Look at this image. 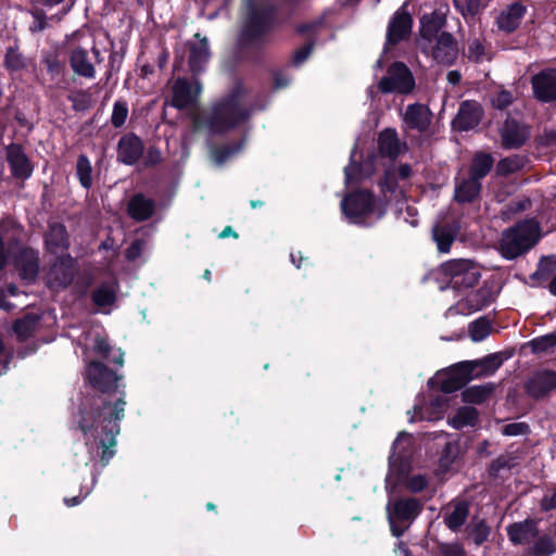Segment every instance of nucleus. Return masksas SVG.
I'll list each match as a JSON object with an SVG mask.
<instances>
[{
	"label": "nucleus",
	"mask_w": 556,
	"mask_h": 556,
	"mask_svg": "<svg viewBox=\"0 0 556 556\" xmlns=\"http://www.w3.org/2000/svg\"><path fill=\"white\" fill-rule=\"evenodd\" d=\"M87 378L102 394L92 397L84 407L78 427L85 435L87 446L99 443L102 448L101 462L106 465L115 453L118 422L124 418L126 403L122 397L112 400L104 395L115 389L118 377L103 364L91 362L87 368Z\"/></svg>",
	"instance_id": "obj_1"
},
{
	"label": "nucleus",
	"mask_w": 556,
	"mask_h": 556,
	"mask_svg": "<svg viewBox=\"0 0 556 556\" xmlns=\"http://www.w3.org/2000/svg\"><path fill=\"white\" fill-rule=\"evenodd\" d=\"M420 23V36L417 39L420 51L440 64L454 63L458 55L457 43L451 34L441 30L442 20L435 16H424Z\"/></svg>",
	"instance_id": "obj_2"
},
{
	"label": "nucleus",
	"mask_w": 556,
	"mask_h": 556,
	"mask_svg": "<svg viewBox=\"0 0 556 556\" xmlns=\"http://www.w3.org/2000/svg\"><path fill=\"white\" fill-rule=\"evenodd\" d=\"M249 115L238 99L231 97L218 102L210 111L195 114L192 121L193 130L211 135L224 134L243 123Z\"/></svg>",
	"instance_id": "obj_3"
},
{
	"label": "nucleus",
	"mask_w": 556,
	"mask_h": 556,
	"mask_svg": "<svg viewBox=\"0 0 556 556\" xmlns=\"http://www.w3.org/2000/svg\"><path fill=\"white\" fill-rule=\"evenodd\" d=\"M540 238V228L534 220H525L505 230L500 241V252L513 260L530 250Z\"/></svg>",
	"instance_id": "obj_4"
},
{
	"label": "nucleus",
	"mask_w": 556,
	"mask_h": 556,
	"mask_svg": "<svg viewBox=\"0 0 556 556\" xmlns=\"http://www.w3.org/2000/svg\"><path fill=\"white\" fill-rule=\"evenodd\" d=\"M341 208L346 218L353 224H365L367 218L377 219L384 214V208L377 205L372 194L368 191H358L348 195L341 202Z\"/></svg>",
	"instance_id": "obj_5"
},
{
	"label": "nucleus",
	"mask_w": 556,
	"mask_h": 556,
	"mask_svg": "<svg viewBox=\"0 0 556 556\" xmlns=\"http://www.w3.org/2000/svg\"><path fill=\"white\" fill-rule=\"evenodd\" d=\"M420 511L421 505L415 498L389 501L387 515L391 533L400 538Z\"/></svg>",
	"instance_id": "obj_6"
},
{
	"label": "nucleus",
	"mask_w": 556,
	"mask_h": 556,
	"mask_svg": "<svg viewBox=\"0 0 556 556\" xmlns=\"http://www.w3.org/2000/svg\"><path fill=\"white\" fill-rule=\"evenodd\" d=\"M442 269L451 287L459 291L472 288L481 277L479 267L468 260L450 261Z\"/></svg>",
	"instance_id": "obj_7"
},
{
	"label": "nucleus",
	"mask_w": 556,
	"mask_h": 556,
	"mask_svg": "<svg viewBox=\"0 0 556 556\" xmlns=\"http://www.w3.org/2000/svg\"><path fill=\"white\" fill-rule=\"evenodd\" d=\"M415 88V79L409 68L401 62L393 63L387 74L379 80L378 89L382 93H410Z\"/></svg>",
	"instance_id": "obj_8"
},
{
	"label": "nucleus",
	"mask_w": 556,
	"mask_h": 556,
	"mask_svg": "<svg viewBox=\"0 0 556 556\" xmlns=\"http://www.w3.org/2000/svg\"><path fill=\"white\" fill-rule=\"evenodd\" d=\"M492 301V292L488 287H481L476 291H469L454 306L447 309V315H470Z\"/></svg>",
	"instance_id": "obj_9"
},
{
	"label": "nucleus",
	"mask_w": 556,
	"mask_h": 556,
	"mask_svg": "<svg viewBox=\"0 0 556 556\" xmlns=\"http://www.w3.org/2000/svg\"><path fill=\"white\" fill-rule=\"evenodd\" d=\"M76 274L75 261L68 254H61L50 266L47 281L51 288L67 287Z\"/></svg>",
	"instance_id": "obj_10"
},
{
	"label": "nucleus",
	"mask_w": 556,
	"mask_h": 556,
	"mask_svg": "<svg viewBox=\"0 0 556 556\" xmlns=\"http://www.w3.org/2000/svg\"><path fill=\"white\" fill-rule=\"evenodd\" d=\"M502 146L505 149H518L526 143L530 137L529 127L513 117H508L501 130Z\"/></svg>",
	"instance_id": "obj_11"
},
{
	"label": "nucleus",
	"mask_w": 556,
	"mask_h": 556,
	"mask_svg": "<svg viewBox=\"0 0 556 556\" xmlns=\"http://www.w3.org/2000/svg\"><path fill=\"white\" fill-rule=\"evenodd\" d=\"M202 91V86L198 79L189 83L185 78H178L173 85V98L170 104L179 110L192 105Z\"/></svg>",
	"instance_id": "obj_12"
},
{
	"label": "nucleus",
	"mask_w": 556,
	"mask_h": 556,
	"mask_svg": "<svg viewBox=\"0 0 556 556\" xmlns=\"http://www.w3.org/2000/svg\"><path fill=\"white\" fill-rule=\"evenodd\" d=\"M472 363L460 362L444 374L441 389L445 393H452L462 389L469 380L473 379Z\"/></svg>",
	"instance_id": "obj_13"
},
{
	"label": "nucleus",
	"mask_w": 556,
	"mask_h": 556,
	"mask_svg": "<svg viewBox=\"0 0 556 556\" xmlns=\"http://www.w3.org/2000/svg\"><path fill=\"white\" fill-rule=\"evenodd\" d=\"M187 49L190 71L194 74L203 71L211 58L207 38L195 34L193 39L188 41Z\"/></svg>",
	"instance_id": "obj_14"
},
{
	"label": "nucleus",
	"mask_w": 556,
	"mask_h": 556,
	"mask_svg": "<svg viewBox=\"0 0 556 556\" xmlns=\"http://www.w3.org/2000/svg\"><path fill=\"white\" fill-rule=\"evenodd\" d=\"M533 93L543 102L556 100V71L544 70L532 77Z\"/></svg>",
	"instance_id": "obj_15"
},
{
	"label": "nucleus",
	"mask_w": 556,
	"mask_h": 556,
	"mask_svg": "<svg viewBox=\"0 0 556 556\" xmlns=\"http://www.w3.org/2000/svg\"><path fill=\"white\" fill-rule=\"evenodd\" d=\"M412 25V16L404 10V8L399 9L389 23L387 30V43L395 45L405 39L410 34Z\"/></svg>",
	"instance_id": "obj_16"
},
{
	"label": "nucleus",
	"mask_w": 556,
	"mask_h": 556,
	"mask_svg": "<svg viewBox=\"0 0 556 556\" xmlns=\"http://www.w3.org/2000/svg\"><path fill=\"white\" fill-rule=\"evenodd\" d=\"M248 16L244 24L243 37L254 39L263 34L270 23L269 12L258 11L250 1L247 2Z\"/></svg>",
	"instance_id": "obj_17"
},
{
	"label": "nucleus",
	"mask_w": 556,
	"mask_h": 556,
	"mask_svg": "<svg viewBox=\"0 0 556 556\" xmlns=\"http://www.w3.org/2000/svg\"><path fill=\"white\" fill-rule=\"evenodd\" d=\"M482 118V108L475 101H465L460 104L453 126L458 130H469L478 126Z\"/></svg>",
	"instance_id": "obj_18"
},
{
	"label": "nucleus",
	"mask_w": 556,
	"mask_h": 556,
	"mask_svg": "<svg viewBox=\"0 0 556 556\" xmlns=\"http://www.w3.org/2000/svg\"><path fill=\"white\" fill-rule=\"evenodd\" d=\"M7 161L16 178L26 179L31 175L30 162L18 144H11L7 148Z\"/></svg>",
	"instance_id": "obj_19"
},
{
	"label": "nucleus",
	"mask_w": 556,
	"mask_h": 556,
	"mask_svg": "<svg viewBox=\"0 0 556 556\" xmlns=\"http://www.w3.org/2000/svg\"><path fill=\"white\" fill-rule=\"evenodd\" d=\"M403 122L408 129L425 131L430 125L431 112L424 104H409L405 110Z\"/></svg>",
	"instance_id": "obj_20"
},
{
	"label": "nucleus",
	"mask_w": 556,
	"mask_h": 556,
	"mask_svg": "<svg viewBox=\"0 0 556 556\" xmlns=\"http://www.w3.org/2000/svg\"><path fill=\"white\" fill-rule=\"evenodd\" d=\"M556 388V372L543 370L535 372L527 383V391L533 397H541Z\"/></svg>",
	"instance_id": "obj_21"
},
{
	"label": "nucleus",
	"mask_w": 556,
	"mask_h": 556,
	"mask_svg": "<svg viewBox=\"0 0 556 556\" xmlns=\"http://www.w3.org/2000/svg\"><path fill=\"white\" fill-rule=\"evenodd\" d=\"M143 152L140 138L134 135L123 137L118 142V160L125 164H135Z\"/></svg>",
	"instance_id": "obj_22"
},
{
	"label": "nucleus",
	"mask_w": 556,
	"mask_h": 556,
	"mask_svg": "<svg viewBox=\"0 0 556 556\" xmlns=\"http://www.w3.org/2000/svg\"><path fill=\"white\" fill-rule=\"evenodd\" d=\"M525 14L526 7L515 2L498 15L497 26L503 31L511 33L519 27Z\"/></svg>",
	"instance_id": "obj_23"
},
{
	"label": "nucleus",
	"mask_w": 556,
	"mask_h": 556,
	"mask_svg": "<svg viewBox=\"0 0 556 556\" xmlns=\"http://www.w3.org/2000/svg\"><path fill=\"white\" fill-rule=\"evenodd\" d=\"M469 515V505L464 502H452L444 508V522L448 529L456 531L467 520Z\"/></svg>",
	"instance_id": "obj_24"
},
{
	"label": "nucleus",
	"mask_w": 556,
	"mask_h": 556,
	"mask_svg": "<svg viewBox=\"0 0 556 556\" xmlns=\"http://www.w3.org/2000/svg\"><path fill=\"white\" fill-rule=\"evenodd\" d=\"M46 245L52 254H64L68 248L66 229L61 224H51L46 235Z\"/></svg>",
	"instance_id": "obj_25"
},
{
	"label": "nucleus",
	"mask_w": 556,
	"mask_h": 556,
	"mask_svg": "<svg viewBox=\"0 0 556 556\" xmlns=\"http://www.w3.org/2000/svg\"><path fill=\"white\" fill-rule=\"evenodd\" d=\"M154 202L143 194H136L128 203V213L136 220H146L154 213Z\"/></svg>",
	"instance_id": "obj_26"
},
{
	"label": "nucleus",
	"mask_w": 556,
	"mask_h": 556,
	"mask_svg": "<svg viewBox=\"0 0 556 556\" xmlns=\"http://www.w3.org/2000/svg\"><path fill=\"white\" fill-rule=\"evenodd\" d=\"M481 190L480 181L468 177L456 181L454 199L459 203L473 201Z\"/></svg>",
	"instance_id": "obj_27"
},
{
	"label": "nucleus",
	"mask_w": 556,
	"mask_h": 556,
	"mask_svg": "<svg viewBox=\"0 0 556 556\" xmlns=\"http://www.w3.org/2000/svg\"><path fill=\"white\" fill-rule=\"evenodd\" d=\"M70 64L75 74L86 78L94 77L96 71L86 50L74 49L70 56Z\"/></svg>",
	"instance_id": "obj_28"
},
{
	"label": "nucleus",
	"mask_w": 556,
	"mask_h": 556,
	"mask_svg": "<svg viewBox=\"0 0 556 556\" xmlns=\"http://www.w3.org/2000/svg\"><path fill=\"white\" fill-rule=\"evenodd\" d=\"M472 363V372L475 378L486 377L493 375L502 365L503 358L501 354H491L482 359L468 361Z\"/></svg>",
	"instance_id": "obj_29"
},
{
	"label": "nucleus",
	"mask_w": 556,
	"mask_h": 556,
	"mask_svg": "<svg viewBox=\"0 0 556 556\" xmlns=\"http://www.w3.org/2000/svg\"><path fill=\"white\" fill-rule=\"evenodd\" d=\"M21 276L23 279L31 281L38 274V256L33 250H24L17 260Z\"/></svg>",
	"instance_id": "obj_30"
},
{
	"label": "nucleus",
	"mask_w": 556,
	"mask_h": 556,
	"mask_svg": "<svg viewBox=\"0 0 556 556\" xmlns=\"http://www.w3.org/2000/svg\"><path fill=\"white\" fill-rule=\"evenodd\" d=\"M379 150L389 157H396L402 151V143L393 129H386L379 136Z\"/></svg>",
	"instance_id": "obj_31"
},
{
	"label": "nucleus",
	"mask_w": 556,
	"mask_h": 556,
	"mask_svg": "<svg viewBox=\"0 0 556 556\" xmlns=\"http://www.w3.org/2000/svg\"><path fill=\"white\" fill-rule=\"evenodd\" d=\"M507 531L510 541L519 544L527 543L536 535V527L533 521L511 525Z\"/></svg>",
	"instance_id": "obj_32"
},
{
	"label": "nucleus",
	"mask_w": 556,
	"mask_h": 556,
	"mask_svg": "<svg viewBox=\"0 0 556 556\" xmlns=\"http://www.w3.org/2000/svg\"><path fill=\"white\" fill-rule=\"evenodd\" d=\"M494 160L489 153L479 152L475 155L470 166V176L476 180L485 177L493 167Z\"/></svg>",
	"instance_id": "obj_33"
},
{
	"label": "nucleus",
	"mask_w": 556,
	"mask_h": 556,
	"mask_svg": "<svg viewBox=\"0 0 556 556\" xmlns=\"http://www.w3.org/2000/svg\"><path fill=\"white\" fill-rule=\"evenodd\" d=\"M478 420V412L475 407L464 406L457 409L453 417L448 418V424L455 429L472 427Z\"/></svg>",
	"instance_id": "obj_34"
},
{
	"label": "nucleus",
	"mask_w": 556,
	"mask_h": 556,
	"mask_svg": "<svg viewBox=\"0 0 556 556\" xmlns=\"http://www.w3.org/2000/svg\"><path fill=\"white\" fill-rule=\"evenodd\" d=\"M556 270V257L545 256L540 260L536 270L530 276L534 285H541L547 281Z\"/></svg>",
	"instance_id": "obj_35"
},
{
	"label": "nucleus",
	"mask_w": 556,
	"mask_h": 556,
	"mask_svg": "<svg viewBox=\"0 0 556 556\" xmlns=\"http://www.w3.org/2000/svg\"><path fill=\"white\" fill-rule=\"evenodd\" d=\"M94 351L110 363L117 364L119 366L124 363V353L119 349L115 350L111 348L105 338L99 337L96 339Z\"/></svg>",
	"instance_id": "obj_36"
},
{
	"label": "nucleus",
	"mask_w": 556,
	"mask_h": 556,
	"mask_svg": "<svg viewBox=\"0 0 556 556\" xmlns=\"http://www.w3.org/2000/svg\"><path fill=\"white\" fill-rule=\"evenodd\" d=\"M526 165V159L521 155L514 154L502 159L496 165V174L508 176L521 170Z\"/></svg>",
	"instance_id": "obj_37"
},
{
	"label": "nucleus",
	"mask_w": 556,
	"mask_h": 556,
	"mask_svg": "<svg viewBox=\"0 0 556 556\" xmlns=\"http://www.w3.org/2000/svg\"><path fill=\"white\" fill-rule=\"evenodd\" d=\"M115 299L116 288L114 285H102L92 293L93 303L100 307L113 304Z\"/></svg>",
	"instance_id": "obj_38"
},
{
	"label": "nucleus",
	"mask_w": 556,
	"mask_h": 556,
	"mask_svg": "<svg viewBox=\"0 0 556 556\" xmlns=\"http://www.w3.org/2000/svg\"><path fill=\"white\" fill-rule=\"evenodd\" d=\"M76 173L81 186L86 189L92 185V166L86 155H79L76 164Z\"/></svg>",
	"instance_id": "obj_39"
},
{
	"label": "nucleus",
	"mask_w": 556,
	"mask_h": 556,
	"mask_svg": "<svg viewBox=\"0 0 556 556\" xmlns=\"http://www.w3.org/2000/svg\"><path fill=\"white\" fill-rule=\"evenodd\" d=\"M433 239L437 242L438 249L442 253L450 252L454 237L450 230L444 227L437 226L433 228Z\"/></svg>",
	"instance_id": "obj_40"
},
{
	"label": "nucleus",
	"mask_w": 556,
	"mask_h": 556,
	"mask_svg": "<svg viewBox=\"0 0 556 556\" xmlns=\"http://www.w3.org/2000/svg\"><path fill=\"white\" fill-rule=\"evenodd\" d=\"M491 325L484 319L480 318L469 325V334L472 341L480 342L490 334Z\"/></svg>",
	"instance_id": "obj_41"
},
{
	"label": "nucleus",
	"mask_w": 556,
	"mask_h": 556,
	"mask_svg": "<svg viewBox=\"0 0 556 556\" xmlns=\"http://www.w3.org/2000/svg\"><path fill=\"white\" fill-rule=\"evenodd\" d=\"M4 63L8 70L17 72L26 67V61L24 56L15 49L8 48L5 52Z\"/></svg>",
	"instance_id": "obj_42"
},
{
	"label": "nucleus",
	"mask_w": 556,
	"mask_h": 556,
	"mask_svg": "<svg viewBox=\"0 0 556 556\" xmlns=\"http://www.w3.org/2000/svg\"><path fill=\"white\" fill-rule=\"evenodd\" d=\"M492 389L489 387H471L463 392L465 402L482 403L491 394Z\"/></svg>",
	"instance_id": "obj_43"
},
{
	"label": "nucleus",
	"mask_w": 556,
	"mask_h": 556,
	"mask_svg": "<svg viewBox=\"0 0 556 556\" xmlns=\"http://www.w3.org/2000/svg\"><path fill=\"white\" fill-rule=\"evenodd\" d=\"M490 534V528L484 520H479L472 523L470 530V536L477 545L482 544L486 541Z\"/></svg>",
	"instance_id": "obj_44"
},
{
	"label": "nucleus",
	"mask_w": 556,
	"mask_h": 556,
	"mask_svg": "<svg viewBox=\"0 0 556 556\" xmlns=\"http://www.w3.org/2000/svg\"><path fill=\"white\" fill-rule=\"evenodd\" d=\"M241 150V144L236 147H226L223 149H214L211 153V157L217 165H223L229 157L235 155Z\"/></svg>",
	"instance_id": "obj_45"
},
{
	"label": "nucleus",
	"mask_w": 556,
	"mask_h": 556,
	"mask_svg": "<svg viewBox=\"0 0 556 556\" xmlns=\"http://www.w3.org/2000/svg\"><path fill=\"white\" fill-rule=\"evenodd\" d=\"M556 551V544L551 538H541L533 547V553L536 556H548Z\"/></svg>",
	"instance_id": "obj_46"
},
{
	"label": "nucleus",
	"mask_w": 556,
	"mask_h": 556,
	"mask_svg": "<svg viewBox=\"0 0 556 556\" xmlns=\"http://www.w3.org/2000/svg\"><path fill=\"white\" fill-rule=\"evenodd\" d=\"M556 345V336L548 334L531 341L532 351L535 353L545 352Z\"/></svg>",
	"instance_id": "obj_47"
},
{
	"label": "nucleus",
	"mask_w": 556,
	"mask_h": 556,
	"mask_svg": "<svg viewBox=\"0 0 556 556\" xmlns=\"http://www.w3.org/2000/svg\"><path fill=\"white\" fill-rule=\"evenodd\" d=\"M128 115L127 105L123 102H115L113 106L111 122L115 127H121L124 125Z\"/></svg>",
	"instance_id": "obj_48"
},
{
	"label": "nucleus",
	"mask_w": 556,
	"mask_h": 556,
	"mask_svg": "<svg viewBox=\"0 0 556 556\" xmlns=\"http://www.w3.org/2000/svg\"><path fill=\"white\" fill-rule=\"evenodd\" d=\"M463 15H476L481 9L480 0H454Z\"/></svg>",
	"instance_id": "obj_49"
},
{
	"label": "nucleus",
	"mask_w": 556,
	"mask_h": 556,
	"mask_svg": "<svg viewBox=\"0 0 556 556\" xmlns=\"http://www.w3.org/2000/svg\"><path fill=\"white\" fill-rule=\"evenodd\" d=\"M486 56L485 47L479 39H472L468 46V58L481 62Z\"/></svg>",
	"instance_id": "obj_50"
},
{
	"label": "nucleus",
	"mask_w": 556,
	"mask_h": 556,
	"mask_svg": "<svg viewBox=\"0 0 556 556\" xmlns=\"http://www.w3.org/2000/svg\"><path fill=\"white\" fill-rule=\"evenodd\" d=\"M529 431V427L525 422H513L503 427L502 433L507 437H516L526 434Z\"/></svg>",
	"instance_id": "obj_51"
},
{
	"label": "nucleus",
	"mask_w": 556,
	"mask_h": 556,
	"mask_svg": "<svg viewBox=\"0 0 556 556\" xmlns=\"http://www.w3.org/2000/svg\"><path fill=\"white\" fill-rule=\"evenodd\" d=\"M513 101L514 96L509 91L501 90L493 98L492 103L495 108L503 110L510 105Z\"/></svg>",
	"instance_id": "obj_52"
},
{
	"label": "nucleus",
	"mask_w": 556,
	"mask_h": 556,
	"mask_svg": "<svg viewBox=\"0 0 556 556\" xmlns=\"http://www.w3.org/2000/svg\"><path fill=\"white\" fill-rule=\"evenodd\" d=\"M428 484V480L422 475H415L407 479L406 488L412 492H420Z\"/></svg>",
	"instance_id": "obj_53"
},
{
	"label": "nucleus",
	"mask_w": 556,
	"mask_h": 556,
	"mask_svg": "<svg viewBox=\"0 0 556 556\" xmlns=\"http://www.w3.org/2000/svg\"><path fill=\"white\" fill-rule=\"evenodd\" d=\"M34 323L29 319H20L16 320L14 324V331L18 334L21 339L26 338L31 329H33Z\"/></svg>",
	"instance_id": "obj_54"
},
{
	"label": "nucleus",
	"mask_w": 556,
	"mask_h": 556,
	"mask_svg": "<svg viewBox=\"0 0 556 556\" xmlns=\"http://www.w3.org/2000/svg\"><path fill=\"white\" fill-rule=\"evenodd\" d=\"M543 510L556 509V488L546 492L541 501Z\"/></svg>",
	"instance_id": "obj_55"
},
{
	"label": "nucleus",
	"mask_w": 556,
	"mask_h": 556,
	"mask_svg": "<svg viewBox=\"0 0 556 556\" xmlns=\"http://www.w3.org/2000/svg\"><path fill=\"white\" fill-rule=\"evenodd\" d=\"M7 293L10 294V295H15L17 293V289L15 286L13 285H10L8 288H7V291L4 290H0V308L1 309H4V311H11L14 305L10 302H5L4 299L7 296Z\"/></svg>",
	"instance_id": "obj_56"
},
{
	"label": "nucleus",
	"mask_w": 556,
	"mask_h": 556,
	"mask_svg": "<svg viewBox=\"0 0 556 556\" xmlns=\"http://www.w3.org/2000/svg\"><path fill=\"white\" fill-rule=\"evenodd\" d=\"M34 23L33 25L30 26V30L31 31H41L46 28L47 26V22H46V17L42 13H40L39 11H36L34 14Z\"/></svg>",
	"instance_id": "obj_57"
},
{
	"label": "nucleus",
	"mask_w": 556,
	"mask_h": 556,
	"mask_svg": "<svg viewBox=\"0 0 556 556\" xmlns=\"http://www.w3.org/2000/svg\"><path fill=\"white\" fill-rule=\"evenodd\" d=\"M312 50H313V46L311 43L305 45L304 47L300 48L294 53V58H293L294 63L301 64L303 61H305L308 58Z\"/></svg>",
	"instance_id": "obj_58"
},
{
	"label": "nucleus",
	"mask_w": 556,
	"mask_h": 556,
	"mask_svg": "<svg viewBox=\"0 0 556 556\" xmlns=\"http://www.w3.org/2000/svg\"><path fill=\"white\" fill-rule=\"evenodd\" d=\"M142 250V242L137 240L132 242V244L127 249L126 255L129 260H135L138 257Z\"/></svg>",
	"instance_id": "obj_59"
},
{
	"label": "nucleus",
	"mask_w": 556,
	"mask_h": 556,
	"mask_svg": "<svg viewBox=\"0 0 556 556\" xmlns=\"http://www.w3.org/2000/svg\"><path fill=\"white\" fill-rule=\"evenodd\" d=\"M442 553L443 556H464V552L458 545L444 546Z\"/></svg>",
	"instance_id": "obj_60"
},
{
	"label": "nucleus",
	"mask_w": 556,
	"mask_h": 556,
	"mask_svg": "<svg viewBox=\"0 0 556 556\" xmlns=\"http://www.w3.org/2000/svg\"><path fill=\"white\" fill-rule=\"evenodd\" d=\"M450 84L457 85L460 81L462 75L457 71H450L446 75Z\"/></svg>",
	"instance_id": "obj_61"
},
{
	"label": "nucleus",
	"mask_w": 556,
	"mask_h": 556,
	"mask_svg": "<svg viewBox=\"0 0 556 556\" xmlns=\"http://www.w3.org/2000/svg\"><path fill=\"white\" fill-rule=\"evenodd\" d=\"M412 174V167L408 164H403L399 167V175L401 178H408Z\"/></svg>",
	"instance_id": "obj_62"
},
{
	"label": "nucleus",
	"mask_w": 556,
	"mask_h": 556,
	"mask_svg": "<svg viewBox=\"0 0 556 556\" xmlns=\"http://www.w3.org/2000/svg\"><path fill=\"white\" fill-rule=\"evenodd\" d=\"M35 1L40 5L52 8L54 5L62 3L64 0H35Z\"/></svg>",
	"instance_id": "obj_63"
},
{
	"label": "nucleus",
	"mask_w": 556,
	"mask_h": 556,
	"mask_svg": "<svg viewBox=\"0 0 556 556\" xmlns=\"http://www.w3.org/2000/svg\"><path fill=\"white\" fill-rule=\"evenodd\" d=\"M395 554L401 556H409L408 548L404 545L403 542H400L394 549Z\"/></svg>",
	"instance_id": "obj_64"
}]
</instances>
